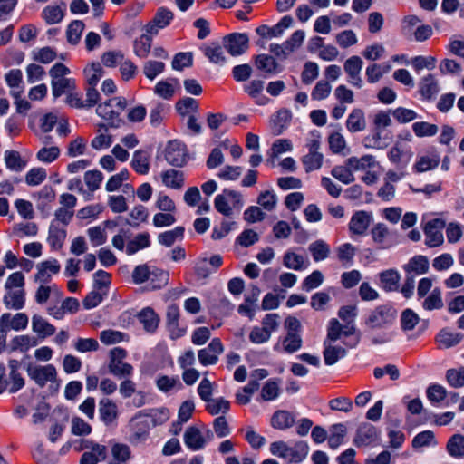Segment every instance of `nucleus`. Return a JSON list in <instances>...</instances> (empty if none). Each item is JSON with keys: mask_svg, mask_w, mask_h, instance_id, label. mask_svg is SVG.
I'll use <instances>...</instances> for the list:
<instances>
[{"mask_svg": "<svg viewBox=\"0 0 464 464\" xmlns=\"http://www.w3.org/2000/svg\"><path fill=\"white\" fill-rule=\"evenodd\" d=\"M420 93L423 99L433 100L440 92L438 80L432 74L423 77L419 82Z\"/></svg>", "mask_w": 464, "mask_h": 464, "instance_id": "a211bd4d", "label": "nucleus"}, {"mask_svg": "<svg viewBox=\"0 0 464 464\" xmlns=\"http://www.w3.org/2000/svg\"><path fill=\"white\" fill-rule=\"evenodd\" d=\"M25 295L26 293L24 289H5L3 303L7 309L19 311L25 305Z\"/></svg>", "mask_w": 464, "mask_h": 464, "instance_id": "2eb2a0df", "label": "nucleus"}, {"mask_svg": "<svg viewBox=\"0 0 464 464\" xmlns=\"http://www.w3.org/2000/svg\"><path fill=\"white\" fill-rule=\"evenodd\" d=\"M309 251L314 260L318 262L328 257L330 247L324 240L319 239L309 245Z\"/></svg>", "mask_w": 464, "mask_h": 464, "instance_id": "8fccbe9b", "label": "nucleus"}, {"mask_svg": "<svg viewBox=\"0 0 464 464\" xmlns=\"http://www.w3.org/2000/svg\"><path fill=\"white\" fill-rule=\"evenodd\" d=\"M404 269L408 275L411 272L418 275L425 274L429 269L428 258L424 256H416L409 261Z\"/></svg>", "mask_w": 464, "mask_h": 464, "instance_id": "c03bdc74", "label": "nucleus"}, {"mask_svg": "<svg viewBox=\"0 0 464 464\" xmlns=\"http://www.w3.org/2000/svg\"><path fill=\"white\" fill-rule=\"evenodd\" d=\"M63 16L64 12L59 5H47L42 11V18L48 24L60 23Z\"/></svg>", "mask_w": 464, "mask_h": 464, "instance_id": "09e8293b", "label": "nucleus"}, {"mask_svg": "<svg viewBox=\"0 0 464 464\" xmlns=\"http://www.w3.org/2000/svg\"><path fill=\"white\" fill-rule=\"evenodd\" d=\"M165 70V63L154 60L147 61L143 65V73L150 80H154Z\"/></svg>", "mask_w": 464, "mask_h": 464, "instance_id": "4d7b16f0", "label": "nucleus"}, {"mask_svg": "<svg viewBox=\"0 0 464 464\" xmlns=\"http://www.w3.org/2000/svg\"><path fill=\"white\" fill-rule=\"evenodd\" d=\"M203 53L208 60L216 64H224L226 63V56L223 47L217 43H212L202 48Z\"/></svg>", "mask_w": 464, "mask_h": 464, "instance_id": "4c0bfd02", "label": "nucleus"}, {"mask_svg": "<svg viewBox=\"0 0 464 464\" xmlns=\"http://www.w3.org/2000/svg\"><path fill=\"white\" fill-rule=\"evenodd\" d=\"M131 166L137 173L147 174L150 169L149 153L142 150H136L133 154Z\"/></svg>", "mask_w": 464, "mask_h": 464, "instance_id": "f704fd0d", "label": "nucleus"}, {"mask_svg": "<svg viewBox=\"0 0 464 464\" xmlns=\"http://www.w3.org/2000/svg\"><path fill=\"white\" fill-rule=\"evenodd\" d=\"M60 268L59 262L54 258L44 261L37 266L34 280L41 284H48L51 281L52 275L58 274Z\"/></svg>", "mask_w": 464, "mask_h": 464, "instance_id": "ddd939ff", "label": "nucleus"}, {"mask_svg": "<svg viewBox=\"0 0 464 464\" xmlns=\"http://www.w3.org/2000/svg\"><path fill=\"white\" fill-rule=\"evenodd\" d=\"M420 318L411 309H406L401 313V325L403 331H411L419 323Z\"/></svg>", "mask_w": 464, "mask_h": 464, "instance_id": "338daca9", "label": "nucleus"}, {"mask_svg": "<svg viewBox=\"0 0 464 464\" xmlns=\"http://www.w3.org/2000/svg\"><path fill=\"white\" fill-rule=\"evenodd\" d=\"M440 160V155L436 151H432L429 154L419 157L413 166V169L418 173L434 169L439 166Z\"/></svg>", "mask_w": 464, "mask_h": 464, "instance_id": "c85d7f7f", "label": "nucleus"}, {"mask_svg": "<svg viewBox=\"0 0 464 464\" xmlns=\"http://www.w3.org/2000/svg\"><path fill=\"white\" fill-rule=\"evenodd\" d=\"M332 90L331 84L324 80L317 82L312 91L311 96L313 100L321 101L326 99Z\"/></svg>", "mask_w": 464, "mask_h": 464, "instance_id": "774afa93", "label": "nucleus"}, {"mask_svg": "<svg viewBox=\"0 0 464 464\" xmlns=\"http://www.w3.org/2000/svg\"><path fill=\"white\" fill-rule=\"evenodd\" d=\"M380 432L376 427L368 422H363L358 427L354 439L353 444L356 447H366L370 446L379 440Z\"/></svg>", "mask_w": 464, "mask_h": 464, "instance_id": "9d476101", "label": "nucleus"}, {"mask_svg": "<svg viewBox=\"0 0 464 464\" xmlns=\"http://www.w3.org/2000/svg\"><path fill=\"white\" fill-rule=\"evenodd\" d=\"M112 459L108 464H124L131 457V451L128 445L123 443H115L111 447Z\"/></svg>", "mask_w": 464, "mask_h": 464, "instance_id": "c9c22d12", "label": "nucleus"}, {"mask_svg": "<svg viewBox=\"0 0 464 464\" xmlns=\"http://www.w3.org/2000/svg\"><path fill=\"white\" fill-rule=\"evenodd\" d=\"M331 434L328 438V445L331 449H337L343 441L347 429L343 423L334 424L330 428Z\"/></svg>", "mask_w": 464, "mask_h": 464, "instance_id": "37998d69", "label": "nucleus"}, {"mask_svg": "<svg viewBox=\"0 0 464 464\" xmlns=\"http://www.w3.org/2000/svg\"><path fill=\"white\" fill-rule=\"evenodd\" d=\"M161 179L167 188L179 190L184 186V172L174 169H167L161 173Z\"/></svg>", "mask_w": 464, "mask_h": 464, "instance_id": "5701e85b", "label": "nucleus"}, {"mask_svg": "<svg viewBox=\"0 0 464 464\" xmlns=\"http://www.w3.org/2000/svg\"><path fill=\"white\" fill-rule=\"evenodd\" d=\"M85 28V24L81 20L72 21L66 29V39L70 44L76 45L79 44L82 34Z\"/></svg>", "mask_w": 464, "mask_h": 464, "instance_id": "58836bf2", "label": "nucleus"}, {"mask_svg": "<svg viewBox=\"0 0 464 464\" xmlns=\"http://www.w3.org/2000/svg\"><path fill=\"white\" fill-rule=\"evenodd\" d=\"M397 310L389 304H380L366 314L363 320L365 332L371 334L372 344H383L392 339L389 329L394 324Z\"/></svg>", "mask_w": 464, "mask_h": 464, "instance_id": "f257e3e1", "label": "nucleus"}, {"mask_svg": "<svg viewBox=\"0 0 464 464\" xmlns=\"http://www.w3.org/2000/svg\"><path fill=\"white\" fill-rule=\"evenodd\" d=\"M5 161L6 167L14 171H20L25 166V162L16 150H6L5 152Z\"/></svg>", "mask_w": 464, "mask_h": 464, "instance_id": "5fc2aeb1", "label": "nucleus"}, {"mask_svg": "<svg viewBox=\"0 0 464 464\" xmlns=\"http://www.w3.org/2000/svg\"><path fill=\"white\" fill-rule=\"evenodd\" d=\"M150 245V240L149 233H140L134 237V239L127 243L126 253L128 255H133L139 250L148 247Z\"/></svg>", "mask_w": 464, "mask_h": 464, "instance_id": "49530a36", "label": "nucleus"}, {"mask_svg": "<svg viewBox=\"0 0 464 464\" xmlns=\"http://www.w3.org/2000/svg\"><path fill=\"white\" fill-rule=\"evenodd\" d=\"M446 379L453 388L464 386V367L459 369H449L446 372Z\"/></svg>", "mask_w": 464, "mask_h": 464, "instance_id": "e2e57ef3", "label": "nucleus"}, {"mask_svg": "<svg viewBox=\"0 0 464 464\" xmlns=\"http://www.w3.org/2000/svg\"><path fill=\"white\" fill-rule=\"evenodd\" d=\"M99 412L102 420L109 425L112 423L118 416L116 404L110 399H102L100 401Z\"/></svg>", "mask_w": 464, "mask_h": 464, "instance_id": "7c9ffc66", "label": "nucleus"}, {"mask_svg": "<svg viewBox=\"0 0 464 464\" xmlns=\"http://www.w3.org/2000/svg\"><path fill=\"white\" fill-rule=\"evenodd\" d=\"M291 120V112L286 109H281L270 119V129L274 135H280L288 126Z\"/></svg>", "mask_w": 464, "mask_h": 464, "instance_id": "aec40b11", "label": "nucleus"}, {"mask_svg": "<svg viewBox=\"0 0 464 464\" xmlns=\"http://www.w3.org/2000/svg\"><path fill=\"white\" fill-rule=\"evenodd\" d=\"M295 416L287 411H277L271 418V425L277 430H286L294 425Z\"/></svg>", "mask_w": 464, "mask_h": 464, "instance_id": "2f4dec72", "label": "nucleus"}, {"mask_svg": "<svg viewBox=\"0 0 464 464\" xmlns=\"http://www.w3.org/2000/svg\"><path fill=\"white\" fill-rule=\"evenodd\" d=\"M380 286L386 292L396 291L399 288L401 276L395 269H387L379 274Z\"/></svg>", "mask_w": 464, "mask_h": 464, "instance_id": "393cba45", "label": "nucleus"}, {"mask_svg": "<svg viewBox=\"0 0 464 464\" xmlns=\"http://www.w3.org/2000/svg\"><path fill=\"white\" fill-rule=\"evenodd\" d=\"M302 343L303 340L300 334H287L282 342L284 350L288 353L298 351Z\"/></svg>", "mask_w": 464, "mask_h": 464, "instance_id": "13d9d810", "label": "nucleus"}, {"mask_svg": "<svg viewBox=\"0 0 464 464\" xmlns=\"http://www.w3.org/2000/svg\"><path fill=\"white\" fill-rule=\"evenodd\" d=\"M309 447L304 441H297L293 447H289L287 458L289 463L297 464L302 462L308 455Z\"/></svg>", "mask_w": 464, "mask_h": 464, "instance_id": "473e14b6", "label": "nucleus"}, {"mask_svg": "<svg viewBox=\"0 0 464 464\" xmlns=\"http://www.w3.org/2000/svg\"><path fill=\"white\" fill-rule=\"evenodd\" d=\"M371 222V215L365 211L355 212L349 223V229L356 235H362L367 230Z\"/></svg>", "mask_w": 464, "mask_h": 464, "instance_id": "4be33fe9", "label": "nucleus"}, {"mask_svg": "<svg viewBox=\"0 0 464 464\" xmlns=\"http://www.w3.org/2000/svg\"><path fill=\"white\" fill-rule=\"evenodd\" d=\"M184 227H177L172 230L160 233L158 237L159 242L165 246H171L178 238H182Z\"/></svg>", "mask_w": 464, "mask_h": 464, "instance_id": "864d4df0", "label": "nucleus"}, {"mask_svg": "<svg viewBox=\"0 0 464 464\" xmlns=\"http://www.w3.org/2000/svg\"><path fill=\"white\" fill-rule=\"evenodd\" d=\"M248 42L246 34L234 33L223 38V46L232 56H238L246 52Z\"/></svg>", "mask_w": 464, "mask_h": 464, "instance_id": "1a4fd4ad", "label": "nucleus"}, {"mask_svg": "<svg viewBox=\"0 0 464 464\" xmlns=\"http://www.w3.org/2000/svg\"><path fill=\"white\" fill-rule=\"evenodd\" d=\"M324 363L328 366L335 364L340 359L345 357L347 352L342 346L332 345L327 343V340L324 342Z\"/></svg>", "mask_w": 464, "mask_h": 464, "instance_id": "cd10ccee", "label": "nucleus"}, {"mask_svg": "<svg viewBox=\"0 0 464 464\" xmlns=\"http://www.w3.org/2000/svg\"><path fill=\"white\" fill-rule=\"evenodd\" d=\"M38 344V339L35 336L24 334L16 335L10 341V351L26 353L30 348Z\"/></svg>", "mask_w": 464, "mask_h": 464, "instance_id": "bb28decb", "label": "nucleus"}, {"mask_svg": "<svg viewBox=\"0 0 464 464\" xmlns=\"http://www.w3.org/2000/svg\"><path fill=\"white\" fill-rule=\"evenodd\" d=\"M254 63L257 70L274 75L282 71V67L275 57L269 54H258L254 57Z\"/></svg>", "mask_w": 464, "mask_h": 464, "instance_id": "dca6fc26", "label": "nucleus"}, {"mask_svg": "<svg viewBox=\"0 0 464 464\" xmlns=\"http://www.w3.org/2000/svg\"><path fill=\"white\" fill-rule=\"evenodd\" d=\"M66 238V230L59 227L53 222L49 228L48 243L53 249H60Z\"/></svg>", "mask_w": 464, "mask_h": 464, "instance_id": "a19ab883", "label": "nucleus"}, {"mask_svg": "<svg viewBox=\"0 0 464 464\" xmlns=\"http://www.w3.org/2000/svg\"><path fill=\"white\" fill-rule=\"evenodd\" d=\"M447 450L453 458H464V436L461 434L451 436L447 443Z\"/></svg>", "mask_w": 464, "mask_h": 464, "instance_id": "79ce46f5", "label": "nucleus"}, {"mask_svg": "<svg viewBox=\"0 0 464 464\" xmlns=\"http://www.w3.org/2000/svg\"><path fill=\"white\" fill-rule=\"evenodd\" d=\"M138 318L148 333L155 332L159 326L160 318L154 310L150 307L141 310L138 314Z\"/></svg>", "mask_w": 464, "mask_h": 464, "instance_id": "c756f323", "label": "nucleus"}, {"mask_svg": "<svg viewBox=\"0 0 464 464\" xmlns=\"http://www.w3.org/2000/svg\"><path fill=\"white\" fill-rule=\"evenodd\" d=\"M164 158L169 165L182 167L188 161V152L185 144L174 140L168 142Z\"/></svg>", "mask_w": 464, "mask_h": 464, "instance_id": "39448f33", "label": "nucleus"}, {"mask_svg": "<svg viewBox=\"0 0 464 464\" xmlns=\"http://www.w3.org/2000/svg\"><path fill=\"white\" fill-rule=\"evenodd\" d=\"M224 346L219 338H214L206 348L198 351V357L203 366L214 365L218 361V356L223 353Z\"/></svg>", "mask_w": 464, "mask_h": 464, "instance_id": "0eeeda50", "label": "nucleus"}, {"mask_svg": "<svg viewBox=\"0 0 464 464\" xmlns=\"http://www.w3.org/2000/svg\"><path fill=\"white\" fill-rule=\"evenodd\" d=\"M293 22L292 16L285 15L276 25L269 27L268 25L263 24L258 26L256 32L264 38L279 37L286 28H289L293 24Z\"/></svg>", "mask_w": 464, "mask_h": 464, "instance_id": "f8f14e48", "label": "nucleus"}, {"mask_svg": "<svg viewBox=\"0 0 464 464\" xmlns=\"http://www.w3.org/2000/svg\"><path fill=\"white\" fill-rule=\"evenodd\" d=\"M345 126L352 132H361L366 129V119L364 111L360 108H354L349 113Z\"/></svg>", "mask_w": 464, "mask_h": 464, "instance_id": "f3484780", "label": "nucleus"}, {"mask_svg": "<svg viewBox=\"0 0 464 464\" xmlns=\"http://www.w3.org/2000/svg\"><path fill=\"white\" fill-rule=\"evenodd\" d=\"M75 89V81L72 78H61L52 80V90L54 98L60 97L63 93H69Z\"/></svg>", "mask_w": 464, "mask_h": 464, "instance_id": "ea45409f", "label": "nucleus"}, {"mask_svg": "<svg viewBox=\"0 0 464 464\" xmlns=\"http://www.w3.org/2000/svg\"><path fill=\"white\" fill-rule=\"evenodd\" d=\"M174 84L179 85V80L176 78L160 81L154 87V92L165 100H171L175 94Z\"/></svg>", "mask_w": 464, "mask_h": 464, "instance_id": "e433bc0d", "label": "nucleus"}, {"mask_svg": "<svg viewBox=\"0 0 464 464\" xmlns=\"http://www.w3.org/2000/svg\"><path fill=\"white\" fill-rule=\"evenodd\" d=\"M363 144L366 148L384 149L387 142L382 138V130H373L372 133L363 139Z\"/></svg>", "mask_w": 464, "mask_h": 464, "instance_id": "680f3d73", "label": "nucleus"}, {"mask_svg": "<svg viewBox=\"0 0 464 464\" xmlns=\"http://www.w3.org/2000/svg\"><path fill=\"white\" fill-rule=\"evenodd\" d=\"M184 442L188 449L192 450H199L204 448L206 439L197 427L190 426L184 433Z\"/></svg>", "mask_w": 464, "mask_h": 464, "instance_id": "412c9836", "label": "nucleus"}, {"mask_svg": "<svg viewBox=\"0 0 464 464\" xmlns=\"http://www.w3.org/2000/svg\"><path fill=\"white\" fill-rule=\"evenodd\" d=\"M158 389L163 392H169L173 390H180L182 383L178 376L160 375L156 379Z\"/></svg>", "mask_w": 464, "mask_h": 464, "instance_id": "a18cd8bd", "label": "nucleus"}, {"mask_svg": "<svg viewBox=\"0 0 464 464\" xmlns=\"http://www.w3.org/2000/svg\"><path fill=\"white\" fill-rule=\"evenodd\" d=\"M32 330L36 334L37 338L45 339L53 335L56 328L43 316L34 314L32 317Z\"/></svg>", "mask_w": 464, "mask_h": 464, "instance_id": "6ab92c4d", "label": "nucleus"}, {"mask_svg": "<svg viewBox=\"0 0 464 464\" xmlns=\"http://www.w3.org/2000/svg\"><path fill=\"white\" fill-rule=\"evenodd\" d=\"M169 272L156 266L151 269V274L148 278L149 286L151 290L160 289L167 285L169 282Z\"/></svg>", "mask_w": 464, "mask_h": 464, "instance_id": "72a5a7b5", "label": "nucleus"}, {"mask_svg": "<svg viewBox=\"0 0 464 464\" xmlns=\"http://www.w3.org/2000/svg\"><path fill=\"white\" fill-rule=\"evenodd\" d=\"M320 145V136L313 134V138L306 143L309 151L302 158V163L306 172L319 169L322 167L324 156L319 152Z\"/></svg>", "mask_w": 464, "mask_h": 464, "instance_id": "20e7f679", "label": "nucleus"}, {"mask_svg": "<svg viewBox=\"0 0 464 464\" xmlns=\"http://www.w3.org/2000/svg\"><path fill=\"white\" fill-rule=\"evenodd\" d=\"M26 372L29 378L40 388L50 383V389L57 392L60 386L57 370L53 364L40 365L29 363L26 366Z\"/></svg>", "mask_w": 464, "mask_h": 464, "instance_id": "f03ea898", "label": "nucleus"}, {"mask_svg": "<svg viewBox=\"0 0 464 464\" xmlns=\"http://www.w3.org/2000/svg\"><path fill=\"white\" fill-rule=\"evenodd\" d=\"M412 130L418 137H431L437 134L439 128L436 124L427 121H418L412 124Z\"/></svg>", "mask_w": 464, "mask_h": 464, "instance_id": "6e6d98bb", "label": "nucleus"}, {"mask_svg": "<svg viewBox=\"0 0 464 464\" xmlns=\"http://www.w3.org/2000/svg\"><path fill=\"white\" fill-rule=\"evenodd\" d=\"M127 107V101L122 97H113L100 103L96 108L97 114L102 118L110 128H119L123 122L121 114Z\"/></svg>", "mask_w": 464, "mask_h": 464, "instance_id": "7ed1b4c3", "label": "nucleus"}, {"mask_svg": "<svg viewBox=\"0 0 464 464\" xmlns=\"http://www.w3.org/2000/svg\"><path fill=\"white\" fill-rule=\"evenodd\" d=\"M207 402L206 409L211 415H218L219 412L226 413L230 407L229 401L224 398L210 399Z\"/></svg>", "mask_w": 464, "mask_h": 464, "instance_id": "bf43d9fd", "label": "nucleus"}, {"mask_svg": "<svg viewBox=\"0 0 464 464\" xmlns=\"http://www.w3.org/2000/svg\"><path fill=\"white\" fill-rule=\"evenodd\" d=\"M445 222L440 218H434L426 223L424 233L426 236L425 244L430 247L439 246L443 243L442 229Z\"/></svg>", "mask_w": 464, "mask_h": 464, "instance_id": "423d86ee", "label": "nucleus"}, {"mask_svg": "<svg viewBox=\"0 0 464 464\" xmlns=\"http://www.w3.org/2000/svg\"><path fill=\"white\" fill-rule=\"evenodd\" d=\"M109 371L117 377H123L131 375L133 368L130 363L110 361Z\"/></svg>", "mask_w": 464, "mask_h": 464, "instance_id": "69168bd1", "label": "nucleus"}, {"mask_svg": "<svg viewBox=\"0 0 464 464\" xmlns=\"http://www.w3.org/2000/svg\"><path fill=\"white\" fill-rule=\"evenodd\" d=\"M166 324L172 338L179 337L183 331L179 328V309L177 304H170L167 308Z\"/></svg>", "mask_w": 464, "mask_h": 464, "instance_id": "a878e982", "label": "nucleus"}, {"mask_svg": "<svg viewBox=\"0 0 464 464\" xmlns=\"http://www.w3.org/2000/svg\"><path fill=\"white\" fill-rule=\"evenodd\" d=\"M34 459L40 464H54L56 462V456L53 452L45 450L43 443H39L33 453Z\"/></svg>", "mask_w": 464, "mask_h": 464, "instance_id": "603ef678", "label": "nucleus"}, {"mask_svg": "<svg viewBox=\"0 0 464 464\" xmlns=\"http://www.w3.org/2000/svg\"><path fill=\"white\" fill-rule=\"evenodd\" d=\"M372 240L380 249H387L394 245V240L388 227L383 223L376 224L371 230Z\"/></svg>", "mask_w": 464, "mask_h": 464, "instance_id": "4468645a", "label": "nucleus"}, {"mask_svg": "<svg viewBox=\"0 0 464 464\" xmlns=\"http://www.w3.org/2000/svg\"><path fill=\"white\" fill-rule=\"evenodd\" d=\"M462 339V334L451 332L447 328L440 330L436 336V342L440 349H448L456 346Z\"/></svg>", "mask_w": 464, "mask_h": 464, "instance_id": "b1692460", "label": "nucleus"}, {"mask_svg": "<svg viewBox=\"0 0 464 464\" xmlns=\"http://www.w3.org/2000/svg\"><path fill=\"white\" fill-rule=\"evenodd\" d=\"M174 18L172 11L166 7H160L152 20L145 26L146 33L156 35L160 30L167 27Z\"/></svg>", "mask_w": 464, "mask_h": 464, "instance_id": "9b49d317", "label": "nucleus"}, {"mask_svg": "<svg viewBox=\"0 0 464 464\" xmlns=\"http://www.w3.org/2000/svg\"><path fill=\"white\" fill-rule=\"evenodd\" d=\"M29 317L25 313H4L0 316V328L8 333L11 330L19 332L28 326Z\"/></svg>", "mask_w": 464, "mask_h": 464, "instance_id": "6e6552de", "label": "nucleus"}, {"mask_svg": "<svg viewBox=\"0 0 464 464\" xmlns=\"http://www.w3.org/2000/svg\"><path fill=\"white\" fill-rule=\"evenodd\" d=\"M152 35L146 33L134 41V53L140 58H146L150 52Z\"/></svg>", "mask_w": 464, "mask_h": 464, "instance_id": "de8ad7c7", "label": "nucleus"}, {"mask_svg": "<svg viewBox=\"0 0 464 464\" xmlns=\"http://www.w3.org/2000/svg\"><path fill=\"white\" fill-rule=\"evenodd\" d=\"M283 263L287 268L301 270L304 268V258L301 255L288 251L284 256Z\"/></svg>", "mask_w": 464, "mask_h": 464, "instance_id": "0e129e2a", "label": "nucleus"}, {"mask_svg": "<svg viewBox=\"0 0 464 464\" xmlns=\"http://www.w3.org/2000/svg\"><path fill=\"white\" fill-rule=\"evenodd\" d=\"M104 71L100 63H92L90 67L84 70L86 82L89 86L96 87L101 78L103 76Z\"/></svg>", "mask_w": 464, "mask_h": 464, "instance_id": "3c124183", "label": "nucleus"}, {"mask_svg": "<svg viewBox=\"0 0 464 464\" xmlns=\"http://www.w3.org/2000/svg\"><path fill=\"white\" fill-rule=\"evenodd\" d=\"M435 436L433 431L425 430L417 434L412 440L413 448H422L430 445H436Z\"/></svg>", "mask_w": 464, "mask_h": 464, "instance_id": "052dcab7", "label": "nucleus"}]
</instances>
